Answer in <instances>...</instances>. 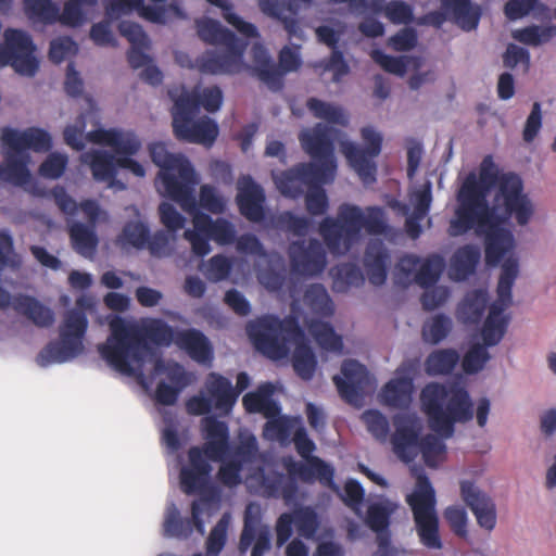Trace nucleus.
Listing matches in <instances>:
<instances>
[{"instance_id":"obj_30","label":"nucleus","mask_w":556,"mask_h":556,"mask_svg":"<svg viewBox=\"0 0 556 556\" xmlns=\"http://www.w3.org/2000/svg\"><path fill=\"white\" fill-rule=\"evenodd\" d=\"M175 344L198 363H207L213 358L210 340L198 329L177 330Z\"/></svg>"},{"instance_id":"obj_26","label":"nucleus","mask_w":556,"mask_h":556,"mask_svg":"<svg viewBox=\"0 0 556 556\" xmlns=\"http://www.w3.org/2000/svg\"><path fill=\"white\" fill-rule=\"evenodd\" d=\"M1 138L3 144L16 153L27 149L35 152H47L52 148V139L49 132L37 127H29L24 131L4 127Z\"/></svg>"},{"instance_id":"obj_27","label":"nucleus","mask_w":556,"mask_h":556,"mask_svg":"<svg viewBox=\"0 0 556 556\" xmlns=\"http://www.w3.org/2000/svg\"><path fill=\"white\" fill-rule=\"evenodd\" d=\"M202 508L197 501L191 504V518H181L176 505L172 503L163 523L164 534L170 538L186 539L192 533L193 527L199 533H204V522L201 519Z\"/></svg>"},{"instance_id":"obj_47","label":"nucleus","mask_w":556,"mask_h":556,"mask_svg":"<svg viewBox=\"0 0 556 556\" xmlns=\"http://www.w3.org/2000/svg\"><path fill=\"white\" fill-rule=\"evenodd\" d=\"M97 7L98 0H66L62 10V25L81 26Z\"/></svg>"},{"instance_id":"obj_25","label":"nucleus","mask_w":556,"mask_h":556,"mask_svg":"<svg viewBox=\"0 0 556 556\" xmlns=\"http://www.w3.org/2000/svg\"><path fill=\"white\" fill-rule=\"evenodd\" d=\"M11 304L15 312L27 317L37 327L47 328L54 323L53 311L34 296L18 294L12 300L11 294L0 287V308H7Z\"/></svg>"},{"instance_id":"obj_14","label":"nucleus","mask_w":556,"mask_h":556,"mask_svg":"<svg viewBox=\"0 0 556 556\" xmlns=\"http://www.w3.org/2000/svg\"><path fill=\"white\" fill-rule=\"evenodd\" d=\"M336 132L334 128L318 123L312 128L302 130L299 135L303 150L332 179H334L337 172L333 144Z\"/></svg>"},{"instance_id":"obj_50","label":"nucleus","mask_w":556,"mask_h":556,"mask_svg":"<svg viewBox=\"0 0 556 556\" xmlns=\"http://www.w3.org/2000/svg\"><path fill=\"white\" fill-rule=\"evenodd\" d=\"M304 302L316 315L329 317L333 314L332 300L321 283H313L307 287L304 293Z\"/></svg>"},{"instance_id":"obj_8","label":"nucleus","mask_w":556,"mask_h":556,"mask_svg":"<svg viewBox=\"0 0 556 556\" xmlns=\"http://www.w3.org/2000/svg\"><path fill=\"white\" fill-rule=\"evenodd\" d=\"M410 473L416 479V489L407 495L406 502L413 511L419 540L428 548L440 549L442 541L435 513L434 489L421 467L413 466Z\"/></svg>"},{"instance_id":"obj_6","label":"nucleus","mask_w":556,"mask_h":556,"mask_svg":"<svg viewBox=\"0 0 556 556\" xmlns=\"http://www.w3.org/2000/svg\"><path fill=\"white\" fill-rule=\"evenodd\" d=\"M365 228L370 235H381L387 230L384 212L381 207L367 208V215L356 205L342 204L337 218L325 217L319 224V233L331 254L344 255L359 239Z\"/></svg>"},{"instance_id":"obj_15","label":"nucleus","mask_w":556,"mask_h":556,"mask_svg":"<svg viewBox=\"0 0 556 556\" xmlns=\"http://www.w3.org/2000/svg\"><path fill=\"white\" fill-rule=\"evenodd\" d=\"M278 191L290 199L301 198L305 190L316 182H332L318 164L303 162L293 167L273 175Z\"/></svg>"},{"instance_id":"obj_1","label":"nucleus","mask_w":556,"mask_h":556,"mask_svg":"<svg viewBox=\"0 0 556 556\" xmlns=\"http://www.w3.org/2000/svg\"><path fill=\"white\" fill-rule=\"evenodd\" d=\"M457 203L447 232L458 237L475 228L478 235H484V258L489 266L498 265L514 249V236L502 225L511 216L519 225H527L533 214L532 204L523 194L521 178L514 173L500 176L492 155L483 157L478 176L473 172L466 176Z\"/></svg>"},{"instance_id":"obj_63","label":"nucleus","mask_w":556,"mask_h":556,"mask_svg":"<svg viewBox=\"0 0 556 556\" xmlns=\"http://www.w3.org/2000/svg\"><path fill=\"white\" fill-rule=\"evenodd\" d=\"M232 263L223 254H216L205 265L204 275L212 282H218L228 278Z\"/></svg>"},{"instance_id":"obj_48","label":"nucleus","mask_w":556,"mask_h":556,"mask_svg":"<svg viewBox=\"0 0 556 556\" xmlns=\"http://www.w3.org/2000/svg\"><path fill=\"white\" fill-rule=\"evenodd\" d=\"M306 106L308 111L313 114L314 117L324 119L329 124L348 126L349 118L345 115L344 111L334 104L325 102L317 98H309L306 101Z\"/></svg>"},{"instance_id":"obj_29","label":"nucleus","mask_w":556,"mask_h":556,"mask_svg":"<svg viewBox=\"0 0 556 556\" xmlns=\"http://www.w3.org/2000/svg\"><path fill=\"white\" fill-rule=\"evenodd\" d=\"M188 213L192 215L194 228L211 237L216 243L226 245L236 240V229L227 219L217 218L213 220L210 215L200 212L197 204L195 210Z\"/></svg>"},{"instance_id":"obj_42","label":"nucleus","mask_w":556,"mask_h":556,"mask_svg":"<svg viewBox=\"0 0 556 556\" xmlns=\"http://www.w3.org/2000/svg\"><path fill=\"white\" fill-rule=\"evenodd\" d=\"M396 507V504L388 500L371 503L367 507L365 523L370 530L376 532L377 535L390 533L391 516L394 514Z\"/></svg>"},{"instance_id":"obj_32","label":"nucleus","mask_w":556,"mask_h":556,"mask_svg":"<svg viewBox=\"0 0 556 556\" xmlns=\"http://www.w3.org/2000/svg\"><path fill=\"white\" fill-rule=\"evenodd\" d=\"M195 29L198 37L205 43L211 46H223L225 48H233L237 45H243L235 33L222 26V24L210 17H201L195 20Z\"/></svg>"},{"instance_id":"obj_37","label":"nucleus","mask_w":556,"mask_h":556,"mask_svg":"<svg viewBox=\"0 0 556 556\" xmlns=\"http://www.w3.org/2000/svg\"><path fill=\"white\" fill-rule=\"evenodd\" d=\"M480 249L472 244L458 248L451 258V276L457 281L467 279L480 261Z\"/></svg>"},{"instance_id":"obj_7","label":"nucleus","mask_w":556,"mask_h":556,"mask_svg":"<svg viewBox=\"0 0 556 556\" xmlns=\"http://www.w3.org/2000/svg\"><path fill=\"white\" fill-rule=\"evenodd\" d=\"M152 162L161 168L159 174L164 195L175 201L185 212L195 210L193 186L197 184L194 168L182 154L169 153L162 142L149 148Z\"/></svg>"},{"instance_id":"obj_62","label":"nucleus","mask_w":556,"mask_h":556,"mask_svg":"<svg viewBox=\"0 0 556 556\" xmlns=\"http://www.w3.org/2000/svg\"><path fill=\"white\" fill-rule=\"evenodd\" d=\"M121 239L136 249H143L149 239V228L141 222H129L124 226Z\"/></svg>"},{"instance_id":"obj_44","label":"nucleus","mask_w":556,"mask_h":556,"mask_svg":"<svg viewBox=\"0 0 556 556\" xmlns=\"http://www.w3.org/2000/svg\"><path fill=\"white\" fill-rule=\"evenodd\" d=\"M16 152L10 150L0 165V179L16 187L25 186L30 180L26 162L18 159Z\"/></svg>"},{"instance_id":"obj_22","label":"nucleus","mask_w":556,"mask_h":556,"mask_svg":"<svg viewBox=\"0 0 556 556\" xmlns=\"http://www.w3.org/2000/svg\"><path fill=\"white\" fill-rule=\"evenodd\" d=\"M154 371L165 375L170 382L160 381L155 389V401L159 404L170 406L174 405L180 392L190 383V378L182 365L177 362H164L162 357L156 358L154 363Z\"/></svg>"},{"instance_id":"obj_33","label":"nucleus","mask_w":556,"mask_h":556,"mask_svg":"<svg viewBox=\"0 0 556 556\" xmlns=\"http://www.w3.org/2000/svg\"><path fill=\"white\" fill-rule=\"evenodd\" d=\"M262 494L268 498L281 497L287 505L293 503L298 498L299 486L293 480H286L280 472L261 473L260 482Z\"/></svg>"},{"instance_id":"obj_3","label":"nucleus","mask_w":556,"mask_h":556,"mask_svg":"<svg viewBox=\"0 0 556 556\" xmlns=\"http://www.w3.org/2000/svg\"><path fill=\"white\" fill-rule=\"evenodd\" d=\"M110 336L98 345L101 357L116 371L126 376H136L132 364L141 367L150 351L149 343L155 346H169L176 340V331L160 318H148L140 325L129 323L121 316L111 319Z\"/></svg>"},{"instance_id":"obj_36","label":"nucleus","mask_w":556,"mask_h":556,"mask_svg":"<svg viewBox=\"0 0 556 556\" xmlns=\"http://www.w3.org/2000/svg\"><path fill=\"white\" fill-rule=\"evenodd\" d=\"M441 8L465 30H472L479 24L480 10L470 0H441Z\"/></svg>"},{"instance_id":"obj_21","label":"nucleus","mask_w":556,"mask_h":556,"mask_svg":"<svg viewBox=\"0 0 556 556\" xmlns=\"http://www.w3.org/2000/svg\"><path fill=\"white\" fill-rule=\"evenodd\" d=\"M305 462L294 460L292 457L283 458V467L287 470L290 480L312 484L318 481L321 485L337 491L334 482V468L320 457L303 458Z\"/></svg>"},{"instance_id":"obj_39","label":"nucleus","mask_w":556,"mask_h":556,"mask_svg":"<svg viewBox=\"0 0 556 556\" xmlns=\"http://www.w3.org/2000/svg\"><path fill=\"white\" fill-rule=\"evenodd\" d=\"M488 292L476 289L467 292L457 307V318L466 325L478 324L488 304Z\"/></svg>"},{"instance_id":"obj_45","label":"nucleus","mask_w":556,"mask_h":556,"mask_svg":"<svg viewBox=\"0 0 556 556\" xmlns=\"http://www.w3.org/2000/svg\"><path fill=\"white\" fill-rule=\"evenodd\" d=\"M308 331L320 346V349L328 352L340 353L343 349L341 336L337 334L333 327L323 320L313 319L307 325Z\"/></svg>"},{"instance_id":"obj_17","label":"nucleus","mask_w":556,"mask_h":556,"mask_svg":"<svg viewBox=\"0 0 556 556\" xmlns=\"http://www.w3.org/2000/svg\"><path fill=\"white\" fill-rule=\"evenodd\" d=\"M287 252L291 270L295 275L314 277L326 268V251L317 239L293 241L289 244Z\"/></svg>"},{"instance_id":"obj_23","label":"nucleus","mask_w":556,"mask_h":556,"mask_svg":"<svg viewBox=\"0 0 556 556\" xmlns=\"http://www.w3.org/2000/svg\"><path fill=\"white\" fill-rule=\"evenodd\" d=\"M460 496L476 517L480 528L491 532L496 527L497 513L494 501L480 490L475 482H460Z\"/></svg>"},{"instance_id":"obj_38","label":"nucleus","mask_w":556,"mask_h":556,"mask_svg":"<svg viewBox=\"0 0 556 556\" xmlns=\"http://www.w3.org/2000/svg\"><path fill=\"white\" fill-rule=\"evenodd\" d=\"M68 236L73 249L84 257L94 255L99 239L94 226L86 225L80 222H73L68 226Z\"/></svg>"},{"instance_id":"obj_46","label":"nucleus","mask_w":556,"mask_h":556,"mask_svg":"<svg viewBox=\"0 0 556 556\" xmlns=\"http://www.w3.org/2000/svg\"><path fill=\"white\" fill-rule=\"evenodd\" d=\"M459 362V354L453 349L431 352L425 361V370L429 376L448 375Z\"/></svg>"},{"instance_id":"obj_61","label":"nucleus","mask_w":556,"mask_h":556,"mask_svg":"<svg viewBox=\"0 0 556 556\" xmlns=\"http://www.w3.org/2000/svg\"><path fill=\"white\" fill-rule=\"evenodd\" d=\"M444 518L456 536L464 540L468 539V516L464 507L456 505L446 507Z\"/></svg>"},{"instance_id":"obj_16","label":"nucleus","mask_w":556,"mask_h":556,"mask_svg":"<svg viewBox=\"0 0 556 556\" xmlns=\"http://www.w3.org/2000/svg\"><path fill=\"white\" fill-rule=\"evenodd\" d=\"M343 377L336 375V384L340 396L349 404L359 405L364 396L374 388V379L367 368L355 359H345L341 365Z\"/></svg>"},{"instance_id":"obj_54","label":"nucleus","mask_w":556,"mask_h":556,"mask_svg":"<svg viewBox=\"0 0 556 556\" xmlns=\"http://www.w3.org/2000/svg\"><path fill=\"white\" fill-rule=\"evenodd\" d=\"M445 267L444 258L439 254H432L425 260L416 271L414 280L422 288L434 286Z\"/></svg>"},{"instance_id":"obj_56","label":"nucleus","mask_w":556,"mask_h":556,"mask_svg":"<svg viewBox=\"0 0 556 556\" xmlns=\"http://www.w3.org/2000/svg\"><path fill=\"white\" fill-rule=\"evenodd\" d=\"M367 13L376 15L383 13L384 16L393 24H408L414 20L412 7L401 0H392L388 3L383 0L379 10L367 11Z\"/></svg>"},{"instance_id":"obj_34","label":"nucleus","mask_w":556,"mask_h":556,"mask_svg":"<svg viewBox=\"0 0 556 556\" xmlns=\"http://www.w3.org/2000/svg\"><path fill=\"white\" fill-rule=\"evenodd\" d=\"M206 390L214 407L225 414H228L237 402L238 392L232 388L230 380L219 374H210Z\"/></svg>"},{"instance_id":"obj_43","label":"nucleus","mask_w":556,"mask_h":556,"mask_svg":"<svg viewBox=\"0 0 556 556\" xmlns=\"http://www.w3.org/2000/svg\"><path fill=\"white\" fill-rule=\"evenodd\" d=\"M169 98L175 102L177 97H194L199 101V108L202 105L207 112H216L223 104V92L218 86L204 88L202 92L198 88L188 91L184 86L168 90Z\"/></svg>"},{"instance_id":"obj_60","label":"nucleus","mask_w":556,"mask_h":556,"mask_svg":"<svg viewBox=\"0 0 556 556\" xmlns=\"http://www.w3.org/2000/svg\"><path fill=\"white\" fill-rule=\"evenodd\" d=\"M490 359V354L485 345H472L463 357V370L468 374H477L483 369L486 362Z\"/></svg>"},{"instance_id":"obj_10","label":"nucleus","mask_w":556,"mask_h":556,"mask_svg":"<svg viewBox=\"0 0 556 556\" xmlns=\"http://www.w3.org/2000/svg\"><path fill=\"white\" fill-rule=\"evenodd\" d=\"M198 111L194 97H177L172 112L174 135L180 141L212 147L219 134L218 125L207 116L194 121Z\"/></svg>"},{"instance_id":"obj_11","label":"nucleus","mask_w":556,"mask_h":556,"mask_svg":"<svg viewBox=\"0 0 556 556\" xmlns=\"http://www.w3.org/2000/svg\"><path fill=\"white\" fill-rule=\"evenodd\" d=\"M361 137L365 149L352 141H342L341 151L350 166L357 173L364 184L376 181L377 165L375 159L380 154L382 136L374 127L366 126L361 129Z\"/></svg>"},{"instance_id":"obj_64","label":"nucleus","mask_w":556,"mask_h":556,"mask_svg":"<svg viewBox=\"0 0 556 556\" xmlns=\"http://www.w3.org/2000/svg\"><path fill=\"white\" fill-rule=\"evenodd\" d=\"M199 202L202 208L213 214H222L226 208L224 198L218 193L216 188L211 185L201 186Z\"/></svg>"},{"instance_id":"obj_35","label":"nucleus","mask_w":556,"mask_h":556,"mask_svg":"<svg viewBox=\"0 0 556 556\" xmlns=\"http://www.w3.org/2000/svg\"><path fill=\"white\" fill-rule=\"evenodd\" d=\"M509 304L495 301L489 309V315L484 320L481 334L485 346H493L503 339L508 320L503 316L504 311Z\"/></svg>"},{"instance_id":"obj_24","label":"nucleus","mask_w":556,"mask_h":556,"mask_svg":"<svg viewBox=\"0 0 556 556\" xmlns=\"http://www.w3.org/2000/svg\"><path fill=\"white\" fill-rule=\"evenodd\" d=\"M236 202L240 214L252 223L265 219V192L250 175H243L237 182Z\"/></svg>"},{"instance_id":"obj_5","label":"nucleus","mask_w":556,"mask_h":556,"mask_svg":"<svg viewBox=\"0 0 556 556\" xmlns=\"http://www.w3.org/2000/svg\"><path fill=\"white\" fill-rule=\"evenodd\" d=\"M202 431L205 442L201 447L189 448V464L179 473L180 488L188 495L202 493L207 488L213 469L210 460H224L229 450V428L225 421L214 416L205 417L202 420Z\"/></svg>"},{"instance_id":"obj_18","label":"nucleus","mask_w":556,"mask_h":556,"mask_svg":"<svg viewBox=\"0 0 556 556\" xmlns=\"http://www.w3.org/2000/svg\"><path fill=\"white\" fill-rule=\"evenodd\" d=\"M394 432L391 443L395 455L408 464L419 455L421 444V426L416 416L397 414L393 417Z\"/></svg>"},{"instance_id":"obj_58","label":"nucleus","mask_w":556,"mask_h":556,"mask_svg":"<svg viewBox=\"0 0 556 556\" xmlns=\"http://www.w3.org/2000/svg\"><path fill=\"white\" fill-rule=\"evenodd\" d=\"M292 515L294 516V526L298 533L305 538L312 539L318 529V516L312 507H300L295 509Z\"/></svg>"},{"instance_id":"obj_57","label":"nucleus","mask_w":556,"mask_h":556,"mask_svg":"<svg viewBox=\"0 0 556 556\" xmlns=\"http://www.w3.org/2000/svg\"><path fill=\"white\" fill-rule=\"evenodd\" d=\"M452 329L450 317L438 314L422 326V339L431 344H438L447 337Z\"/></svg>"},{"instance_id":"obj_13","label":"nucleus","mask_w":556,"mask_h":556,"mask_svg":"<svg viewBox=\"0 0 556 556\" xmlns=\"http://www.w3.org/2000/svg\"><path fill=\"white\" fill-rule=\"evenodd\" d=\"M253 74L271 90L282 88V77L286 73L298 71L302 64L300 55L289 47L279 52V65L268 55L262 45H254L253 49Z\"/></svg>"},{"instance_id":"obj_40","label":"nucleus","mask_w":556,"mask_h":556,"mask_svg":"<svg viewBox=\"0 0 556 556\" xmlns=\"http://www.w3.org/2000/svg\"><path fill=\"white\" fill-rule=\"evenodd\" d=\"M413 382L402 377L390 380L381 390L382 402L394 408H405L412 402Z\"/></svg>"},{"instance_id":"obj_19","label":"nucleus","mask_w":556,"mask_h":556,"mask_svg":"<svg viewBox=\"0 0 556 556\" xmlns=\"http://www.w3.org/2000/svg\"><path fill=\"white\" fill-rule=\"evenodd\" d=\"M105 11L110 16L137 12L146 21L155 24H166L172 16L185 18L186 14L178 4L156 7L146 4L144 0H105Z\"/></svg>"},{"instance_id":"obj_20","label":"nucleus","mask_w":556,"mask_h":556,"mask_svg":"<svg viewBox=\"0 0 556 556\" xmlns=\"http://www.w3.org/2000/svg\"><path fill=\"white\" fill-rule=\"evenodd\" d=\"M247 45L225 48V52L218 53L214 50H206L197 56L194 63H189L188 68H195L202 74L219 75L239 73L243 65V54Z\"/></svg>"},{"instance_id":"obj_31","label":"nucleus","mask_w":556,"mask_h":556,"mask_svg":"<svg viewBox=\"0 0 556 556\" xmlns=\"http://www.w3.org/2000/svg\"><path fill=\"white\" fill-rule=\"evenodd\" d=\"M81 162L88 164L97 181L108 182L111 187L125 185L116 180L115 155L104 150H92L81 155Z\"/></svg>"},{"instance_id":"obj_51","label":"nucleus","mask_w":556,"mask_h":556,"mask_svg":"<svg viewBox=\"0 0 556 556\" xmlns=\"http://www.w3.org/2000/svg\"><path fill=\"white\" fill-rule=\"evenodd\" d=\"M555 36L556 25H530L513 31L514 39L531 47H539L547 43Z\"/></svg>"},{"instance_id":"obj_9","label":"nucleus","mask_w":556,"mask_h":556,"mask_svg":"<svg viewBox=\"0 0 556 556\" xmlns=\"http://www.w3.org/2000/svg\"><path fill=\"white\" fill-rule=\"evenodd\" d=\"M88 329L85 312L68 309L60 325V340L49 342L39 353L37 362L40 366L52 363L68 362L84 352V339Z\"/></svg>"},{"instance_id":"obj_52","label":"nucleus","mask_w":556,"mask_h":556,"mask_svg":"<svg viewBox=\"0 0 556 556\" xmlns=\"http://www.w3.org/2000/svg\"><path fill=\"white\" fill-rule=\"evenodd\" d=\"M302 422L300 417H278L266 421L263 434L271 441L287 442Z\"/></svg>"},{"instance_id":"obj_55","label":"nucleus","mask_w":556,"mask_h":556,"mask_svg":"<svg viewBox=\"0 0 556 556\" xmlns=\"http://www.w3.org/2000/svg\"><path fill=\"white\" fill-rule=\"evenodd\" d=\"M519 265L518 260L508 257L502 265V271L497 283V300L498 302L510 304L511 289L518 276Z\"/></svg>"},{"instance_id":"obj_12","label":"nucleus","mask_w":556,"mask_h":556,"mask_svg":"<svg viewBox=\"0 0 556 556\" xmlns=\"http://www.w3.org/2000/svg\"><path fill=\"white\" fill-rule=\"evenodd\" d=\"M3 37L4 42L0 45V67L10 65L21 75L34 76L39 62L34 55L36 47L30 35L21 29L9 28Z\"/></svg>"},{"instance_id":"obj_53","label":"nucleus","mask_w":556,"mask_h":556,"mask_svg":"<svg viewBox=\"0 0 556 556\" xmlns=\"http://www.w3.org/2000/svg\"><path fill=\"white\" fill-rule=\"evenodd\" d=\"M210 4L222 10L223 18L231 25L238 33L247 38L260 37L256 26L250 22H245L233 12V4L229 0H206Z\"/></svg>"},{"instance_id":"obj_28","label":"nucleus","mask_w":556,"mask_h":556,"mask_svg":"<svg viewBox=\"0 0 556 556\" xmlns=\"http://www.w3.org/2000/svg\"><path fill=\"white\" fill-rule=\"evenodd\" d=\"M390 254L381 240L370 241L364 254V267L368 280L374 286H382L388 277Z\"/></svg>"},{"instance_id":"obj_49","label":"nucleus","mask_w":556,"mask_h":556,"mask_svg":"<svg viewBox=\"0 0 556 556\" xmlns=\"http://www.w3.org/2000/svg\"><path fill=\"white\" fill-rule=\"evenodd\" d=\"M258 456V443L253 434L240 437L239 443L231 445L229 443V450L225 454V459L231 462H239L240 466L244 467L248 464H252L257 459Z\"/></svg>"},{"instance_id":"obj_41","label":"nucleus","mask_w":556,"mask_h":556,"mask_svg":"<svg viewBox=\"0 0 556 556\" xmlns=\"http://www.w3.org/2000/svg\"><path fill=\"white\" fill-rule=\"evenodd\" d=\"M23 9L33 22L43 25L62 24V11L52 0H23Z\"/></svg>"},{"instance_id":"obj_2","label":"nucleus","mask_w":556,"mask_h":556,"mask_svg":"<svg viewBox=\"0 0 556 556\" xmlns=\"http://www.w3.org/2000/svg\"><path fill=\"white\" fill-rule=\"evenodd\" d=\"M420 401L429 427L439 437L430 433L421 437L419 454L428 467L437 468L446 457V445L442 439L454 434L456 422L472 419V402L464 387L439 382L428 383L421 391Z\"/></svg>"},{"instance_id":"obj_4","label":"nucleus","mask_w":556,"mask_h":556,"mask_svg":"<svg viewBox=\"0 0 556 556\" xmlns=\"http://www.w3.org/2000/svg\"><path fill=\"white\" fill-rule=\"evenodd\" d=\"M247 332L255 348L274 361L286 358L293 346L292 366L294 371L305 381L313 378L317 359L295 316L289 315L280 319L267 315L250 321Z\"/></svg>"},{"instance_id":"obj_59","label":"nucleus","mask_w":556,"mask_h":556,"mask_svg":"<svg viewBox=\"0 0 556 556\" xmlns=\"http://www.w3.org/2000/svg\"><path fill=\"white\" fill-rule=\"evenodd\" d=\"M326 184L327 182H316V185H312L306 190L305 207L312 216L324 215L329 207L328 197L323 188Z\"/></svg>"}]
</instances>
